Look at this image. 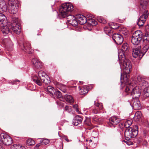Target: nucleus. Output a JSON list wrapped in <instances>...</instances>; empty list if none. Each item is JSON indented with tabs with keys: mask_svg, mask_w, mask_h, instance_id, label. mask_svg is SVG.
I'll list each match as a JSON object with an SVG mask.
<instances>
[{
	"mask_svg": "<svg viewBox=\"0 0 149 149\" xmlns=\"http://www.w3.org/2000/svg\"><path fill=\"white\" fill-rule=\"evenodd\" d=\"M72 5L69 3L63 4L59 7V13L58 15L60 19L65 18L66 16L67 21L70 24L72 23V20L75 19V17L72 15H67L69 12H72L73 10Z\"/></svg>",
	"mask_w": 149,
	"mask_h": 149,
	"instance_id": "f257e3e1",
	"label": "nucleus"
},
{
	"mask_svg": "<svg viewBox=\"0 0 149 149\" xmlns=\"http://www.w3.org/2000/svg\"><path fill=\"white\" fill-rule=\"evenodd\" d=\"M123 94L125 96L130 95L132 96V99L139 98L140 95L141 93L138 87L134 88L130 84L127 85L125 89Z\"/></svg>",
	"mask_w": 149,
	"mask_h": 149,
	"instance_id": "f03ea898",
	"label": "nucleus"
},
{
	"mask_svg": "<svg viewBox=\"0 0 149 149\" xmlns=\"http://www.w3.org/2000/svg\"><path fill=\"white\" fill-rule=\"evenodd\" d=\"M118 58L121 67H123V71L127 73H129L132 67L130 61L124 56L121 58Z\"/></svg>",
	"mask_w": 149,
	"mask_h": 149,
	"instance_id": "7ed1b4c3",
	"label": "nucleus"
},
{
	"mask_svg": "<svg viewBox=\"0 0 149 149\" xmlns=\"http://www.w3.org/2000/svg\"><path fill=\"white\" fill-rule=\"evenodd\" d=\"M138 127L135 125L133 128L126 129L124 133L125 139L127 141L130 140V138L136 137L138 134Z\"/></svg>",
	"mask_w": 149,
	"mask_h": 149,
	"instance_id": "20e7f679",
	"label": "nucleus"
},
{
	"mask_svg": "<svg viewBox=\"0 0 149 149\" xmlns=\"http://www.w3.org/2000/svg\"><path fill=\"white\" fill-rule=\"evenodd\" d=\"M8 10L10 13L16 14L18 11L20 6L19 1L18 0H8Z\"/></svg>",
	"mask_w": 149,
	"mask_h": 149,
	"instance_id": "39448f33",
	"label": "nucleus"
},
{
	"mask_svg": "<svg viewBox=\"0 0 149 149\" xmlns=\"http://www.w3.org/2000/svg\"><path fill=\"white\" fill-rule=\"evenodd\" d=\"M144 46L141 51L140 50V46L139 47H138V48H134L133 49L132 54L133 57L136 58L138 57L140 59L142 57L149 48V45Z\"/></svg>",
	"mask_w": 149,
	"mask_h": 149,
	"instance_id": "423d86ee",
	"label": "nucleus"
},
{
	"mask_svg": "<svg viewBox=\"0 0 149 149\" xmlns=\"http://www.w3.org/2000/svg\"><path fill=\"white\" fill-rule=\"evenodd\" d=\"M20 24L18 17H13L11 21V28L13 31L17 34L21 31Z\"/></svg>",
	"mask_w": 149,
	"mask_h": 149,
	"instance_id": "0eeeda50",
	"label": "nucleus"
},
{
	"mask_svg": "<svg viewBox=\"0 0 149 149\" xmlns=\"http://www.w3.org/2000/svg\"><path fill=\"white\" fill-rule=\"evenodd\" d=\"M12 142V139L8 135L4 133L0 134V144L2 143L5 145L9 146Z\"/></svg>",
	"mask_w": 149,
	"mask_h": 149,
	"instance_id": "6e6552de",
	"label": "nucleus"
},
{
	"mask_svg": "<svg viewBox=\"0 0 149 149\" xmlns=\"http://www.w3.org/2000/svg\"><path fill=\"white\" fill-rule=\"evenodd\" d=\"M129 45L127 43L123 44L121 46V51L118 53V58H122V57L126 56L129 52L128 48Z\"/></svg>",
	"mask_w": 149,
	"mask_h": 149,
	"instance_id": "1a4fd4ad",
	"label": "nucleus"
},
{
	"mask_svg": "<svg viewBox=\"0 0 149 149\" xmlns=\"http://www.w3.org/2000/svg\"><path fill=\"white\" fill-rule=\"evenodd\" d=\"M149 15V12L148 10H146L143 12L138 20L137 24L139 26H141L143 25Z\"/></svg>",
	"mask_w": 149,
	"mask_h": 149,
	"instance_id": "9d476101",
	"label": "nucleus"
},
{
	"mask_svg": "<svg viewBox=\"0 0 149 149\" xmlns=\"http://www.w3.org/2000/svg\"><path fill=\"white\" fill-rule=\"evenodd\" d=\"M21 49L28 54H31L33 50L31 49V45L30 43L26 41H25L21 46Z\"/></svg>",
	"mask_w": 149,
	"mask_h": 149,
	"instance_id": "9b49d317",
	"label": "nucleus"
},
{
	"mask_svg": "<svg viewBox=\"0 0 149 149\" xmlns=\"http://www.w3.org/2000/svg\"><path fill=\"white\" fill-rule=\"evenodd\" d=\"M112 38L115 42L117 45H121L124 40L123 37L121 34L115 33L113 34Z\"/></svg>",
	"mask_w": 149,
	"mask_h": 149,
	"instance_id": "f8f14e48",
	"label": "nucleus"
},
{
	"mask_svg": "<svg viewBox=\"0 0 149 149\" xmlns=\"http://www.w3.org/2000/svg\"><path fill=\"white\" fill-rule=\"evenodd\" d=\"M137 83L139 87L143 89L144 87L148 86V82L146 81L143 77L141 75L138 76L137 77Z\"/></svg>",
	"mask_w": 149,
	"mask_h": 149,
	"instance_id": "ddd939ff",
	"label": "nucleus"
},
{
	"mask_svg": "<svg viewBox=\"0 0 149 149\" xmlns=\"http://www.w3.org/2000/svg\"><path fill=\"white\" fill-rule=\"evenodd\" d=\"M130 104L134 110H139L141 108V105L139 98L132 99Z\"/></svg>",
	"mask_w": 149,
	"mask_h": 149,
	"instance_id": "4468645a",
	"label": "nucleus"
},
{
	"mask_svg": "<svg viewBox=\"0 0 149 149\" xmlns=\"http://www.w3.org/2000/svg\"><path fill=\"white\" fill-rule=\"evenodd\" d=\"M120 121V120L119 118L116 116H113L109 119V122L108 124L111 127H114L116 125L119 123Z\"/></svg>",
	"mask_w": 149,
	"mask_h": 149,
	"instance_id": "2eb2a0df",
	"label": "nucleus"
},
{
	"mask_svg": "<svg viewBox=\"0 0 149 149\" xmlns=\"http://www.w3.org/2000/svg\"><path fill=\"white\" fill-rule=\"evenodd\" d=\"M32 63L35 67L38 69H41L43 65L42 62L36 58H33Z\"/></svg>",
	"mask_w": 149,
	"mask_h": 149,
	"instance_id": "dca6fc26",
	"label": "nucleus"
},
{
	"mask_svg": "<svg viewBox=\"0 0 149 149\" xmlns=\"http://www.w3.org/2000/svg\"><path fill=\"white\" fill-rule=\"evenodd\" d=\"M77 18L78 23L81 25L84 24L87 21V18L82 15H78L77 16Z\"/></svg>",
	"mask_w": 149,
	"mask_h": 149,
	"instance_id": "f3484780",
	"label": "nucleus"
},
{
	"mask_svg": "<svg viewBox=\"0 0 149 149\" xmlns=\"http://www.w3.org/2000/svg\"><path fill=\"white\" fill-rule=\"evenodd\" d=\"M82 120L83 118L82 117L79 115H77L74 118L72 124L74 125L77 126L81 123Z\"/></svg>",
	"mask_w": 149,
	"mask_h": 149,
	"instance_id": "a211bd4d",
	"label": "nucleus"
},
{
	"mask_svg": "<svg viewBox=\"0 0 149 149\" xmlns=\"http://www.w3.org/2000/svg\"><path fill=\"white\" fill-rule=\"evenodd\" d=\"M7 10V6L5 1L4 0H0V12H6Z\"/></svg>",
	"mask_w": 149,
	"mask_h": 149,
	"instance_id": "6ab92c4d",
	"label": "nucleus"
},
{
	"mask_svg": "<svg viewBox=\"0 0 149 149\" xmlns=\"http://www.w3.org/2000/svg\"><path fill=\"white\" fill-rule=\"evenodd\" d=\"M142 40L141 39H139L137 37L132 35L131 39V41L133 45H137L140 44Z\"/></svg>",
	"mask_w": 149,
	"mask_h": 149,
	"instance_id": "aec40b11",
	"label": "nucleus"
},
{
	"mask_svg": "<svg viewBox=\"0 0 149 149\" xmlns=\"http://www.w3.org/2000/svg\"><path fill=\"white\" fill-rule=\"evenodd\" d=\"M142 115L140 111H137L135 114L134 120L136 122L139 121L142 118Z\"/></svg>",
	"mask_w": 149,
	"mask_h": 149,
	"instance_id": "412c9836",
	"label": "nucleus"
},
{
	"mask_svg": "<svg viewBox=\"0 0 149 149\" xmlns=\"http://www.w3.org/2000/svg\"><path fill=\"white\" fill-rule=\"evenodd\" d=\"M148 3L147 0H140L139 2V8L145 10L146 9Z\"/></svg>",
	"mask_w": 149,
	"mask_h": 149,
	"instance_id": "4be33fe9",
	"label": "nucleus"
},
{
	"mask_svg": "<svg viewBox=\"0 0 149 149\" xmlns=\"http://www.w3.org/2000/svg\"><path fill=\"white\" fill-rule=\"evenodd\" d=\"M45 91L49 93L50 95L52 96L55 95V93L56 90L53 87L50 86H49L47 87Z\"/></svg>",
	"mask_w": 149,
	"mask_h": 149,
	"instance_id": "5701e85b",
	"label": "nucleus"
},
{
	"mask_svg": "<svg viewBox=\"0 0 149 149\" xmlns=\"http://www.w3.org/2000/svg\"><path fill=\"white\" fill-rule=\"evenodd\" d=\"M112 29L110 26H105L104 28V31L107 35L110 36L113 35V30Z\"/></svg>",
	"mask_w": 149,
	"mask_h": 149,
	"instance_id": "b1692460",
	"label": "nucleus"
},
{
	"mask_svg": "<svg viewBox=\"0 0 149 149\" xmlns=\"http://www.w3.org/2000/svg\"><path fill=\"white\" fill-rule=\"evenodd\" d=\"M7 23V18L3 13H0V24L6 25Z\"/></svg>",
	"mask_w": 149,
	"mask_h": 149,
	"instance_id": "393cba45",
	"label": "nucleus"
},
{
	"mask_svg": "<svg viewBox=\"0 0 149 149\" xmlns=\"http://www.w3.org/2000/svg\"><path fill=\"white\" fill-rule=\"evenodd\" d=\"M144 89L143 96L144 98H147L149 97V86H146L143 88Z\"/></svg>",
	"mask_w": 149,
	"mask_h": 149,
	"instance_id": "a878e982",
	"label": "nucleus"
},
{
	"mask_svg": "<svg viewBox=\"0 0 149 149\" xmlns=\"http://www.w3.org/2000/svg\"><path fill=\"white\" fill-rule=\"evenodd\" d=\"M38 74V77H39L41 80L42 82L43 80L46 78V76H47L45 72L42 71H39Z\"/></svg>",
	"mask_w": 149,
	"mask_h": 149,
	"instance_id": "bb28decb",
	"label": "nucleus"
},
{
	"mask_svg": "<svg viewBox=\"0 0 149 149\" xmlns=\"http://www.w3.org/2000/svg\"><path fill=\"white\" fill-rule=\"evenodd\" d=\"M1 31L4 35H6L10 33V30L7 26L4 25L1 29Z\"/></svg>",
	"mask_w": 149,
	"mask_h": 149,
	"instance_id": "cd10ccee",
	"label": "nucleus"
},
{
	"mask_svg": "<svg viewBox=\"0 0 149 149\" xmlns=\"http://www.w3.org/2000/svg\"><path fill=\"white\" fill-rule=\"evenodd\" d=\"M33 81L38 85H42V82L41 80L39 77H38L37 76H34L33 78Z\"/></svg>",
	"mask_w": 149,
	"mask_h": 149,
	"instance_id": "c85d7f7f",
	"label": "nucleus"
},
{
	"mask_svg": "<svg viewBox=\"0 0 149 149\" xmlns=\"http://www.w3.org/2000/svg\"><path fill=\"white\" fill-rule=\"evenodd\" d=\"M64 100L65 99L67 102L72 103L74 102L73 97L70 95H65L64 96Z\"/></svg>",
	"mask_w": 149,
	"mask_h": 149,
	"instance_id": "c756f323",
	"label": "nucleus"
},
{
	"mask_svg": "<svg viewBox=\"0 0 149 149\" xmlns=\"http://www.w3.org/2000/svg\"><path fill=\"white\" fill-rule=\"evenodd\" d=\"M143 42L144 45H149V35H145L143 38Z\"/></svg>",
	"mask_w": 149,
	"mask_h": 149,
	"instance_id": "7c9ffc66",
	"label": "nucleus"
},
{
	"mask_svg": "<svg viewBox=\"0 0 149 149\" xmlns=\"http://www.w3.org/2000/svg\"><path fill=\"white\" fill-rule=\"evenodd\" d=\"M123 72L124 73L123 75L122 73H121L120 80H122L123 79V80H124L125 81L126 80V81L127 82L126 83L128 82V83L129 84L130 83L128 82V80L129 79H128L127 77L128 76H129V73H127L124 71H123Z\"/></svg>",
	"mask_w": 149,
	"mask_h": 149,
	"instance_id": "2f4dec72",
	"label": "nucleus"
},
{
	"mask_svg": "<svg viewBox=\"0 0 149 149\" xmlns=\"http://www.w3.org/2000/svg\"><path fill=\"white\" fill-rule=\"evenodd\" d=\"M56 98L58 99L61 100L63 101L64 100L63 97L61 93L59 91L56 90L55 93V95Z\"/></svg>",
	"mask_w": 149,
	"mask_h": 149,
	"instance_id": "473e14b6",
	"label": "nucleus"
},
{
	"mask_svg": "<svg viewBox=\"0 0 149 149\" xmlns=\"http://www.w3.org/2000/svg\"><path fill=\"white\" fill-rule=\"evenodd\" d=\"M132 35L137 37L139 39H142L143 33L140 30L136 31Z\"/></svg>",
	"mask_w": 149,
	"mask_h": 149,
	"instance_id": "72a5a7b5",
	"label": "nucleus"
},
{
	"mask_svg": "<svg viewBox=\"0 0 149 149\" xmlns=\"http://www.w3.org/2000/svg\"><path fill=\"white\" fill-rule=\"evenodd\" d=\"M92 121L94 123H100L101 122V120L97 116H94L92 117Z\"/></svg>",
	"mask_w": 149,
	"mask_h": 149,
	"instance_id": "f704fd0d",
	"label": "nucleus"
},
{
	"mask_svg": "<svg viewBox=\"0 0 149 149\" xmlns=\"http://www.w3.org/2000/svg\"><path fill=\"white\" fill-rule=\"evenodd\" d=\"M132 121L131 120H128L126 121L125 123L121 124L122 125H123L124 127L126 128V129L128 128H131L130 126L132 124Z\"/></svg>",
	"mask_w": 149,
	"mask_h": 149,
	"instance_id": "c9c22d12",
	"label": "nucleus"
},
{
	"mask_svg": "<svg viewBox=\"0 0 149 149\" xmlns=\"http://www.w3.org/2000/svg\"><path fill=\"white\" fill-rule=\"evenodd\" d=\"M79 88L80 91V93L81 95H85L88 93V91L86 88H80V87L79 86Z\"/></svg>",
	"mask_w": 149,
	"mask_h": 149,
	"instance_id": "e433bc0d",
	"label": "nucleus"
},
{
	"mask_svg": "<svg viewBox=\"0 0 149 149\" xmlns=\"http://www.w3.org/2000/svg\"><path fill=\"white\" fill-rule=\"evenodd\" d=\"M109 26L113 29H116L119 27L118 24L117 23H109Z\"/></svg>",
	"mask_w": 149,
	"mask_h": 149,
	"instance_id": "4c0bfd02",
	"label": "nucleus"
},
{
	"mask_svg": "<svg viewBox=\"0 0 149 149\" xmlns=\"http://www.w3.org/2000/svg\"><path fill=\"white\" fill-rule=\"evenodd\" d=\"M97 20L99 22L105 24L107 23L106 20L104 19L103 17H97Z\"/></svg>",
	"mask_w": 149,
	"mask_h": 149,
	"instance_id": "58836bf2",
	"label": "nucleus"
},
{
	"mask_svg": "<svg viewBox=\"0 0 149 149\" xmlns=\"http://www.w3.org/2000/svg\"><path fill=\"white\" fill-rule=\"evenodd\" d=\"M50 82L49 77L48 76H46V78L43 80L42 82L44 83L46 85H48L50 84Z\"/></svg>",
	"mask_w": 149,
	"mask_h": 149,
	"instance_id": "ea45409f",
	"label": "nucleus"
},
{
	"mask_svg": "<svg viewBox=\"0 0 149 149\" xmlns=\"http://www.w3.org/2000/svg\"><path fill=\"white\" fill-rule=\"evenodd\" d=\"M26 143L28 146L34 145L35 143V141L33 140L29 139L27 140Z\"/></svg>",
	"mask_w": 149,
	"mask_h": 149,
	"instance_id": "a19ab883",
	"label": "nucleus"
},
{
	"mask_svg": "<svg viewBox=\"0 0 149 149\" xmlns=\"http://www.w3.org/2000/svg\"><path fill=\"white\" fill-rule=\"evenodd\" d=\"M49 142V141L47 139H44L41 140L40 141V143L41 144L43 145H45L48 144Z\"/></svg>",
	"mask_w": 149,
	"mask_h": 149,
	"instance_id": "79ce46f5",
	"label": "nucleus"
},
{
	"mask_svg": "<svg viewBox=\"0 0 149 149\" xmlns=\"http://www.w3.org/2000/svg\"><path fill=\"white\" fill-rule=\"evenodd\" d=\"M72 23H71L70 24L72 25L73 26H77L78 24V22L77 20V19H76L75 17V19H73V20H72Z\"/></svg>",
	"mask_w": 149,
	"mask_h": 149,
	"instance_id": "37998d69",
	"label": "nucleus"
},
{
	"mask_svg": "<svg viewBox=\"0 0 149 149\" xmlns=\"http://www.w3.org/2000/svg\"><path fill=\"white\" fill-rule=\"evenodd\" d=\"M64 110L67 112L70 113L71 111V107L66 105L64 107Z\"/></svg>",
	"mask_w": 149,
	"mask_h": 149,
	"instance_id": "c03bdc74",
	"label": "nucleus"
},
{
	"mask_svg": "<svg viewBox=\"0 0 149 149\" xmlns=\"http://www.w3.org/2000/svg\"><path fill=\"white\" fill-rule=\"evenodd\" d=\"M19 146L20 145L17 144H15L12 145L10 148L11 149H18Z\"/></svg>",
	"mask_w": 149,
	"mask_h": 149,
	"instance_id": "a18cd8bd",
	"label": "nucleus"
},
{
	"mask_svg": "<svg viewBox=\"0 0 149 149\" xmlns=\"http://www.w3.org/2000/svg\"><path fill=\"white\" fill-rule=\"evenodd\" d=\"M67 87L65 86L62 85V86L61 87L60 90L63 93H65L67 92Z\"/></svg>",
	"mask_w": 149,
	"mask_h": 149,
	"instance_id": "49530a36",
	"label": "nucleus"
},
{
	"mask_svg": "<svg viewBox=\"0 0 149 149\" xmlns=\"http://www.w3.org/2000/svg\"><path fill=\"white\" fill-rule=\"evenodd\" d=\"M86 141L89 142V146L91 148H93L95 146L93 145V143L92 142V140L90 139L89 140H86Z\"/></svg>",
	"mask_w": 149,
	"mask_h": 149,
	"instance_id": "de8ad7c7",
	"label": "nucleus"
},
{
	"mask_svg": "<svg viewBox=\"0 0 149 149\" xmlns=\"http://www.w3.org/2000/svg\"><path fill=\"white\" fill-rule=\"evenodd\" d=\"M73 108L75 111L78 113H79V110L78 106L77 104H75L73 106Z\"/></svg>",
	"mask_w": 149,
	"mask_h": 149,
	"instance_id": "09e8293b",
	"label": "nucleus"
},
{
	"mask_svg": "<svg viewBox=\"0 0 149 149\" xmlns=\"http://www.w3.org/2000/svg\"><path fill=\"white\" fill-rule=\"evenodd\" d=\"M63 138L67 142H69L72 141V140H69L67 136L64 135L63 136Z\"/></svg>",
	"mask_w": 149,
	"mask_h": 149,
	"instance_id": "8fccbe9b",
	"label": "nucleus"
},
{
	"mask_svg": "<svg viewBox=\"0 0 149 149\" xmlns=\"http://www.w3.org/2000/svg\"><path fill=\"white\" fill-rule=\"evenodd\" d=\"M84 123L85 124H86L87 125V127L92 126V125L91 122L89 121H85Z\"/></svg>",
	"mask_w": 149,
	"mask_h": 149,
	"instance_id": "3c124183",
	"label": "nucleus"
},
{
	"mask_svg": "<svg viewBox=\"0 0 149 149\" xmlns=\"http://www.w3.org/2000/svg\"><path fill=\"white\" fill-rule=\"evenodd\" d=\"M93 112L95 114H97L100 113L99 110L97 108H95L93 109Z\"/></svg>",
	"mask_w": 149,
	"mask_h": 149,
	"instance_id": "603ef678",
	"label": "nucleus"
},
{
	"mask_svg": "<svg viewBox=\"0 0 149 149\" xmlns=\"http://www.w3.org/2000/svg\"><path fill=\"white\" fill-rule=\"evenodd\" d=\"M93 19H88L87 22L90 25L92 26V23L93 22Z\"/></svg>",
	"mask_w": 149,
	"mask_h": 149,
	"instance_id": "864d4df0",
	"label": "nucleus"
},
{
	"mask_svg": "<svg viewBox=\"0 0 149 149\" xmlns=\"http://www.w3.org/2000/svg\"><path fill=\"white\" fill-rule=\"evenodd\" d=\"M92 23V26H95L97 24V22L93 19V22Z\"/></svg>",
	"mask_w": 149,
	"mask_h": 149,
	"instance_id": "5fc2aeb1",
	"label": "nucleus"
},
{
	"mask_svg": "<svg viewBox=\"0 0 149 149\" xmlns=\"http://www.w3.org/2000/svg\"><path fill=\"white\" fill-rule=\"evenodd\" d=\"M41 145V143L40 142V143L37 144L35 147V149H38V147Z\"/></svg>",
	"mask_w": 149,
	"mask_h": 149,
	"instance_id": "6e6d98bb",
	"label": "nucleus"
},
{
	"mask_svg": "<svg viewBox=\"0 0 149 149\" xmlns=\"http://www.w3.org/2000/svg\"><path fill=\"white\" fill-rule=\"evenodd\" d=\"M100 103H96L95 101L94 102V105L98 108L99 107V105H100Z\"/></svg>",
	"mask_w": 149,
	"mask_h": 149,
	"instance_id": "4d7b16f0",
	"label": "nucleus"
},
{
	"mask_svg": "<svg viewBox=\"0 0 149 149\" xmlns=\"http://www.w3.org/2000/svg\"><path fill=\"white\" fill-rule=\"evenodd\" d=\"M93 128V125H92V126H88L87 127V129L89 130H91Z\"/></svg>",
	"mask_w": 149,
	"mask_h": 149,
	"instance_id": "13d9d810",
	"label": "nucleus"
},
{
	"mask_svg": "<svg viewBox=\"0 0 149 149\" xmlns=\"http://www.w3.org/2000/svg\"><path fill=\"white\" fill-rule=\"evenodd\" d=\"M103 108V107L102 104L101 103L100 105H99V107H98V108L100 109V110L102 109Z\"/></svg>",
	"mask_w": 149,
	"mask_h": 149,
	"instance_id": "bf43d9fd",
	"label": "nucleus"
},
{
	"mask_svg": "<svg viewBox=\"0 0 149 149\" xmlns=\"http://www.w3.org/2000/svg\"><path fill=\"white\" fill-rule=\"evenodd\" d=\"M18 149H25V147L20 145Z\"/></svg>",
	"mask_w": 149,
	"mask_h": 149,
	"instance_id": "052dcab7",
	"label": "nucleus"
},
{
	"mask_svg": "<svg viewBox=\"0 0 149 149\" xmlns=\"http://www.w3.org/2000/svg\"><path fill=\"white\" fill-rule=\"evenodd\" d=\"M87 18H88V19H92V16H91L90 15H87Z\"/></svg>",
	"mask_w": 149,
	"mask_h": 149,
	"instance_id": "680f3d73",
	"label": "nucleus"
},
{
	"mask_svg": "<svg viewBox=\"0 0 149 149\" xmlns=\"http://www.w3.org/2000/svg\"><path fill=\"white\" fill-rule=\"evenodd\" d=\"M123 33L126 36V35H127L128 34V32H125L124 33L123 32Z\"/></svg>",
	"mask_w": 149,
	"mask_h": 149,
	"instance_id": "e2e57ef3",
	"label": "nucleus"
},
{
	"mask_svg": "<svg viewBox=\"0 0 149 149\" xmlns=\"http://www.w3.org/2000/svg\"><path fill=\"white\" fill-rule=\"evenodd\" d=\"M0 149H5V148L0 144Z\"/></svg>",
	"mask_w": 149,
	"mask_h": 149,
	"instance_id": "0e129e2a",
	"label": "nucleus"
},
{
	"mask_svg": "<svg viewBox=\"0 0 149 149\" xmlns=\"http://www.w3.org/2000/svg\"><path fill=\"white\" fill-rule=\"evenodd\" d=\"M14 81L15 82H19V80H15Z\"/></svg>",
	"mask_w": 149,
	"mask_h": 149,
	"instance_id": "69168bd1",
	"label": "nucleus"
},
{
	"mask_svg": "<svg viewBox=\"0 0 149 149\" xmlns=\"http://www.w3.org/2000/svg\"><path fill=\"white\" fill-rule=\"evenodd\" d=\"M80 83H81V84H83L84 83V82H83V81H79V82Z\"/></svg>",
	"mask_w": 149,
	"mask_h": 149,
	"instance_id": "338daca9",
	"label": "nucleus"
},
{
	"mask_svg": "<svg viewBox=\"0 0 149 149\" xmlns=\"http://www.w3.org/2000/svg\"><path fill=\"white\" fill-rule=\"evenodd\" d=\"M86 149H88V147H86Z\"/></svg>",
	"mask_w": 149,
	"mask_h": 149,
	"instance_id": "774afa93",
	"label": "nucleus"
}]
</instances>
